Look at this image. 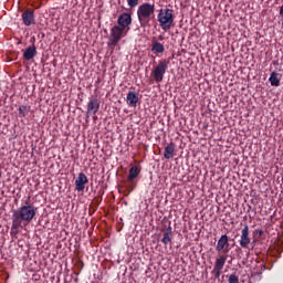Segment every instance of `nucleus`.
<instances>
[{"mask_svg": "<svg viewBox=\"0 0 283 283\" xmlns=\"http://www.w3.org/2000/svg\"><path fill=\"white\" fill-rule=\"evenodd\" d=\"M36 56V46L33 44L23 52L24 61H32Z\"/></svg>", "mask_w": 283, "mask_h": 283, "instance_id": "17", "label": "nucleus"}, {"mask_svg": "<svg viewBox=\"0 0 283 283\" xmlns=\"http://www.w3.org/2000/svg\"><path fill=\"white\" fill-rule=\"evenodd\" d=\"M228 283H240V280L238 279V276L235 274H231L229 276Z\"/></svg>", "mask_w": 283, "mask_h": 283, "instance_id": "22", "label": "nucleus"}, {"mask_svg": "<svg viewBox=\"0 0 283 283\" xmlns=\"http://www.w3.org/2000/svg\"><path fill=\"white\" fill-rule=\"evenodd\" d=\"M176 156V144L170 143L164 148V158L171 160Z\"/></svg>", "mask_w": 283, "mask_h": 283, "instance_id": "16", "label": "nucleus"}, {"mask_svg": "<svg viewBox=\"0 0 283 283\" xmlns=\"http://www.w3.org/2000/svg\"><path fill=\"white\" fill-rule=\"evenodd\" d=\"M118 28L126 30L132 25V14L130 13H122L117 19Z\"/></svg>", "mask_w": 283, "mask_h": 283, "instance_id": "13", "label": "nucleus"}, {"mask_svg": "<svg viewBox=\"0 0 283 283\" xmlns=\"http://www.w3.org/2000/svg\"><path fill=\"white\" fill-rule=\"evenodd\" d=\"M239 244L241 249H249V245L251 244V237H249V224H244L243 229L241 230Z\"/></svg>", "mask_w": 283, "mask_h": 283, "instance_id": "10", "label": "nucleus"}, {"mask_svg": "<svg viewBox=\"0 0 283 283\" xmlns=\"http://www.w3.org/2000/svg\"><path fill=\"white\" fill-rule=\"evenodd\" d=\"M87 182H90L87 175H85V172H80L75 179V190L85 191V185H87Z\"/></svg>", "mask_w": 283, "mask_h": 283, "instance_id": "11", "label": "nucleus"}, {"mask_svg": "<svg viewBox=\"0 0 283 283\" xmlns=\"http://www.w3.org/2000/svg\"><path fill=\"white\" fill-rule=\"evenodd\" d=\"M159 40L163 41V36H159Z\"/></svg>", "mask_w": 283, "mask_h": 283, "instance_id": "25", "label": "nucleus"}, {"mask_svg": "<svg viewBox=\"0 0 283 283\" xmlns=\"http://www.w3.org/2000/svg\"><path fill=\"white\" fill-rule=\"evenodd\" d=\"M150 50L153 54H156V56H158V54H163V52H165V45L158 41H153Z\"/></svg>", "mask_w": 283, "mask_h": 283, "instance_id": "18", "label": "nucleus"}, {"mask_svg": "<svg viewBox=\"0 0 283 283\" xmlns=\"http://www.w3.org/2000/svg\"><path fill=\"white\" fill-rule=\"evenodd\" d=\"M167 70H169V60H160L150 73L155 83H163V78H165Z\"/></svg>", "mask_w": 283, "mask_h": 283, "instance_id": "4", "label": "nucleus"}, {"mask_svg": "<svg viewBox=\"0 0 283 283\" xmlns=\"http://www.w3.org/2000/svg\"><path fill=\"white\" fill-rule=\"evenodd\" d=\"M156 13V4L144 2L137 8V18L139 21L140 28H149L151 19Z\"/></svg>", "mask_w": 283, "mask_h": 283, "instance_id": "2", "label": "nucleus"}, {"mask_svg": "<svg viewBox=\"0 0 283 283\" xmlns=\"http://www.w3.org/2000/svg\"><path fill=\"white\" fill-rule=\"evenodd\" d=\"M127 4L129 8H136V6H138V0H127Z\"/></svg>", "mask_w": 283, "mask_h": 283, "instance_id": "23", "label": "nucleus"}, {"mask_svg": "<svg viewBox=\"0 0 283 283\" xmlns=\"http://www.w3.org/2000/svg\"><path fill=\"white\" fill-rule=\"evenodd\" d=\"M101 109V102H98V98L91 97L87 107H86V116L87 118L90 116H95V114H98V111Z\"/></svg>", "mask_w": 283, "mask_h": 283, "instance_id": "9", "label": "nucleus"}, {"mask_svg": "<svg viewBox=\"0 0 283 283\" xmlns=\"http://www.w3.org/2000/svg\"><path fill=\"white\" fill-rule=\"evenodd\" d=\"M256 233L259 238H262L264 235V230H256Z\"/></svg>", "mask_w": 283, "mask_h": 283, "instance_id": "24", "label": "nucleus"}, {"mask_svg": "<svg viewBox=\"0 0 283 283\" xmlns=\"http://www.w3.org/2000/svg\"><path fill=\"white\" fill-rule=\"evenodd\" d=\"M129 29L125 30L118 25H114L112 29H111V35L108 38V42H107V45L108 48H116V45H118L120 39H123V36H127V32H128Z\"/></svg>", "mask_w": 283, "mask_h": 283, "instance_id": "5", "label": "nucleus"}, {"mask_svg": "<svg viewBox=\"0 0 283 283\" xmlns=\"http://www.w3.org/2000/svg\"><path fill=\"white\" fill-rule=\"evenodd\" d=\"M174 11L169 8L160 9L157 13V21L164 32H169L174 28Z\"/></svg>", "mask_w": 283, "mask_h": 283, "instance_id": "3", "label": "nucleus"}, {"mask_svg": "<svg viewBox=\"0 0 283 283\" xmlns=\"http://www.w3.org/2000/svg\"><path fill=\"white\" fill-rule=\"evenodd\" d=\"M20 118H25L30 114V106L21 105L18 109Z\"/></svg>", "mask_w": 283, "mask_h": 283, "instance_id": "21", "label": "nucleus"}, {"mask_svg": "<svg viewBox=\"0 0 283 283\" xmlns=\"http://www.w3.org/2000/svg\"><path fill=\"white\" fill-rule=\"evenodd\" d=\"M12 226H11V235H19V229H25V226L17 222V220L11 217Z\"/></svg>", "mask_w": 283, "mask_h": 283, "instance_id": "19", "label": "nucleus"}, {"mask_svg": "<svg viewBox=\"0 0 283 283\" xmlns=\"http://www.w3.org/2000/svg\"><path fill=\"white\" fill-rule=\"evenodd\" d=\"M140 167L139 166H133L129 169V174L127 176V181L129 182V187H128V192L126 196H129V193H132V191H134L136 189V182H134L135 178H138V176H140Z\"/></svg>", "mask_w": 283, "mask_h": 283, "instance_id": "6", "label": "nucleus"}, {"mask_svg": "<svg viewBox=\"0 0 283 283\" xmlns=\"http://www.w3.org/2000/svg\"><path fill=\"white\" fill-rule=\"evenodd\" d=\"M216 251L221 254H228L229 251H231L230 244H229V235L222 234L220 239L217 242Z\"/></svg>", "mask_w": 283, "mask_h": 283, "instance_id": "8", "label": "nucleus"}, {"mask_svg": "<svg viewBox=\"0 0 283 283\" xmlns=\"http://www.w3.org/2000/svg\"><path fill=\"white\" fill-rule=\"evenodd\" d=\"M95 201H96V202H98V199H97V198H95Z\"/></svg>", "mask_w": 283, "mask_h": 283, "instance_id": "26", "label": "nucleus"}, {"mask_svg": "<svg viewBox=\"0 0 283 283\" xmlns=\"http://www.w3.org/2000/svg\"><path fill=\"white\" fill-rule=\"evenodd\" d=\"M22 21L23 24L27 25L28 28H30V25L34 24V9H25L22 12Z\"/></svg>", "mask_w": 283, "mask_h": 283, "instance_id": "12", "label": "nucleus"}, {"mask_svg": "<svg viewBox=\"0 0 283 283\" xmlns=\"http://www.w3.org/2000/svg\"><path fill=\"white\" fill-rule=\"evenodd\" d=\"M229 258L228 254H220L214 262V266L212 270V274L214 277H220L222 273V269H224V264H227V259Z\"/></svg>", "mask_w": 283, "mask_h": 283, "instance_id": "7", "label": "nucleus"}, {"mask_svg": "<svg viewBox=\"0 0 283 283\" xmlns=\"http://www.w3.org/2000/svg\"><path fill=\"white\" fill-rule=\"evenodd\" d=\"M269 81L272 87H280V73L272 72L269 77Z\"/></svg>", "mask_w": 283, "mask_h": 283, "instance_id": "20", "label": "nucleus"}, {"mask_svg": "<svg viewBox=\"0 0 283 283\" xmlns=\"http://www.w3.org/2000/svg\"><path fill=\"white\" fill-rule=\"evenodd\" d=\"M36 217V208L34 206H22L18 210L12 211L11 218H14L15 222L28 227L32 220Z\"/></svg>", "mask_w": 283, "mask_h": 283, "instance_id": "1", "label": "nucleus"}, {"mask_svg": "<svg viewBox=\"0 0 283 283\" xmlns=\"http://www.w3.org/2000/svg\"><path fill=\"white\" fill-rule=\"evenodd\" d=\"M138 93L134 91H129L126 96V103L128 107H137L138 106Z\"/></svg>", "mask_w": 283, "mask_h": 283, "instance_id": "15", "label": "nucleus"}, {"mask_svg": "<svg viewBox=\"0 0 283 283\" xmlns=\"http://www.w3.org/2000/svg\"><path fill=\"white\" fill-rule=\"evenodd\" d=\"M174 240V230L171 226H168L166 229L163 230V238L161 242L167 247V244H171Z\"/></svg>", "mask_w": 283, "mask_h": 283, "instance_id": "14", "label": "nucleus"}]
</instances>
